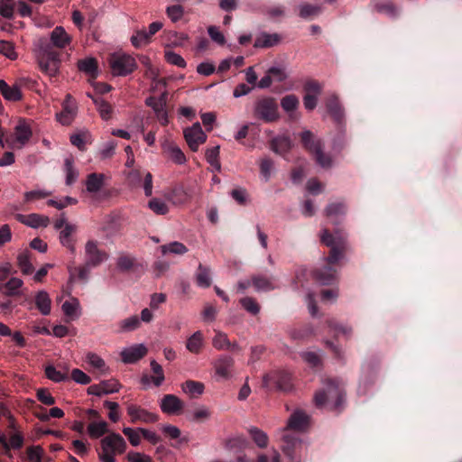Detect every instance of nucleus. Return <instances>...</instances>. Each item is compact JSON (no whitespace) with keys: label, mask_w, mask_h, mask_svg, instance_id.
Here are the masks:
<instances>
[{"label":"nucleus","mask_w":462,"mask_h":462,"mask_svg":"<svg viewBox=\"0 0 462 462\" xmlns=\"http://www.w3.org/2000/svg\"><path fill=\"white\" fill-rule=\"evenodd\" d=\"M320 240L322 244L329 247V253L325 258L326 265L315 269L312 272V276L321 285H332L337 282V264L347 251L346 236L339 230L330 233L328 228H324Z\"/></svg>","instance_id":"1"},{"label":"nucleus","mask_w":462,"mask_h":462,"mask_svg":"<svg viewBox=\"0 0 462 462\" xmlns=\"http://www.w3.org/2000/svg\"><path fill=\"white\" fill-rule=\"evenodd\" d=\"M345 397L344 384L341 380L328 378L324 386L316 393L314 402L316 407L329 406L330 410L340 411Z\"/></svg>","instance_id":"2"},{"label":"nucleus","mask_w":462,"mask_h":462,"mask_svg":"<svg viewBox=\"0 0 462 462\" xmlns=\"http://www.w3.org/2000/svg\"><path fill=\"white\" fill-rule=\"evenodd\" d=\"M253 116L266 124L277 122L281 117L277 100L273 97H259L254 104Z\"/></svg>","instance_id":"3"},{"label":"nucleus","mask_w":462,"mask_h":462,"mask_svg":"<svg viewBox=\"0 0 462 462\" xmlns=\"http://www.w3.org/2000/svg\"><path fill=\"white\" fill-rule=\"evenodd\" d=\"M38 63L43 73L49 77H56L61 64L60 52L55 51L50 43H42L38 54Z\"/></svg>","instance_id":"4"},{"label":"nucleus","mask_w":462,"mask_h":462,"mask_svg":"<svg viewBox=\"0 0 462 462\" xmlns=\"http://www.w3.org/2000/svg\"><path fill=\"white\" fill-rule=\"evenodd\" d=\"M100 444L101 452L98 453V457L101 462H116L115 456L123 454L126 449V442L124 438L115 432L103 438Z\"/></svg>","instance_id":"5"},{"label":"nucleus","mask_w":462,"mask_h":462,"mask_svg":"<svg viewBox=\"0 0 462 462\" xmlns=\"http://www.w3.org/2000/svg\"><path fill=\"white\" fill-rule=\"evenodd\" d=\"M111 73L115 77H126L135 71L138 64L130 54L115 52L107 60Z\"/></svg>","instance_id":"6"},{"label":"nucleus","mask_w":462,"mask_h":462,"mask_svg":"<svg viewBox=\"0 0 462 462\" xmlns=\"http://www.w3.org/2000/svg\"><path fill=\"white\" fill-rule=\"evenodd\" d=\"M262 387L267 392H288L291 389V376L285 371H271L263 376Z\"/></svg>","instance_id":"7"},{"label":"nucleus","mask_w":462,"mask_h":462,"mask_svg":"<svg viewBox=\"0 0 462 462\" xmlns=\"http://www.w3.org/2000/svg\"><path fill=\"white\" fill-rule=\"evenodd\" d=\"M282 449L291 462H300L306 451L302 441L295 433H285L282 437Z\"/></svg>","instance_id":"8"},{"label":"nucleus","mask_w":462,"mask_h":462,"mask_svg":"<svg viewBox=\"0 0 462 462\" xmlns=\"http://www.w3.org/2000/svg\"><path fill=\"white\" fill-rule=\"evenodd\" d=\"M62 109L56 114L57 120L63 125H69L77 115V103L70 94H67L61 104Z\"/></svg>","instance_id":"9"},{"label":"nucleus","mask_w":462,"mask_h":462,"mask_svg":"<svg viewBox=\"0 0 462 462\" xmlns=\"http://www.w3.org/2000/svg\"><path fill=\"white\" fill-rule=\"evenodd\" d=\"M86 263L90 267L100 265L108 257L107 254L97 247V243L93 240L87 242L85 245Z\"/></svg>","instance_id":"10"},{"label":"nucleus","mask_w":462,"mask_h":462,"mask_svg":"<svg viewBox=\"0 0 462 462\" xmlns=\"http://www.w3.org/2000/svg\"><path fill=\"white\" fill-rule=\"evenodd\" d=\"M127 414L132 423H154L159 420L158 414L152 413L136 404H129L127 406Z\"/></svg>","instance_id":"11"},{"label":"nucleus","mask_w":462,"mask_h":462,"mask_svg":"<svg viewBox=\"0 0 462 462\" xmlns=\"http://www.w3.org/2000/svg\"><path fill=\"white\" fill-rule=\"evenodd\" d=\"M185 140L191 151L197 152L199 144L206 142L207 135L203 132L199 123H195L191 127L184 130Z\"/></svg>","instance_id":"12"},{"label":"nucleus","mask_w":462,"mask_h":462,"mask_svg":"<svg viewBox=\"0 0 462 462\" xmlns=\"http://www.w3.org/2000/svg\"><path fill=\"white\" fill-rule=\"evenodd\" d=\"M326 108L332 120L338 125L345 122V111L338 97L336 94L330 95L326 99Z\"/></svg>","instance_id":"13"},{"label":"nucleus","mask_w":462,"mask_h":462,"mask_svg":"<svg viewBox=\"0 0 462 462\" xmlns=\"http://www.w3.org/2000/svg\"><path fill=\"white\" fill-rule=\"evenodd\" d=\"M160 408L163 413L177 415L182 411L184 403L174 394H165L160 402Z\"/></svg>","instance_id":"14"},{"label":"nucleus","mask_w":462,"mask_h":462,"mask_svg":"<svg viewBox=\"0 0 462 462\" xmlns=\"http://www.w3.org/2000/svg\"><path fill=\"white\" fill-rule=\"evenodd\" d=\"M120 383L116 379L104 380L98 384H92L88 388V393L96 396L116 393L119 391Z\"/></svg>","instance_id":"15"},{"label":"nucleus","mask_w":462,"mask_h":462,"mask_svg":"<svg viewBox=\"0 0 462 462\" xmlns=\"http://www.w3.org/2000/svg\"><path fill=\"white\" fill-rule=\"evenodd\" d=\"M235 360L233 357L226 355L220 356L214 362L216 374L223 379H229L232 376Z\"/></svg>","instance_id":"16"},{"label":"nucleus","mask_w":462,"mask_h":462,"mask_svg":"<svg viewBox=\"0 0 462 462\" xmlns=\"http://www.w3.org/2000/svg\"><path fill=\"white\" fill-rule=\"evenodd\" d=\"M90 267L85 263L81 266H74L73 263L68 265L69 281L68 284L72 285L77 281L86 282L88 280Z\"/></svg>","instance_id":"17"},{"label":"nucleus","mask_w":462,"mask_h":462,"mask_svg":"<svg viewBox=\"0 0 462 462\" xmlns=\"http://www.w3.org/2000/svg\"><path fill=\"white\" fill-rule=\"evenodd\" d=\"M15 218L22 224H24L32 228L40 226L46 227L50 224V218L46 216L32 213L30 215L17 214Z\"/></svg>","instance_id":"18"},{"label":"nucleus","mask_w":462,"mask_h":462,"mask_svg":"<svg viewBox=\"0 0 462 462\" xmlns=\"http://www.w3.org/2000/svg\"><path fill=\"white\" fill-rule=\"evenodd\" d=\"M146 353L147 348L143 345H134L121 352L122 361L125 364H134L143 358Z\"/></svg>","instance_id":"19"},{"label":"nucleus","mask_w":462,"mask_h":462,"mask_svg":"<svg viewBox=\"0 0 462 462\" xmlns=\"http://www.w3.org/2000/svg\"><path fill=\"white\" fill-rule=\"evenodd\" d=\"M310 423V417L301 411H295L288 420L287 429L296 431H305Z\"/></svg>","instance_id":"20"},{"label":"nucleus","mask_w":462,"mask_h":462,"mask_svg":"<svg viewBox=\"0 0 462 462\" xmlns=\"http://www.w3.org/2000/svg\"><path fill=\"white\" fill-rule=\"evenodd\" d=\"M51 42H49L52 48L57 47L63 49L71 42L70 36L66 32L65 29L61 26H57L51 32Z\"/></svg>","instance_id":"21"},{"label":"nucleus","mask_w":462,"mask_h":462,"mask_svg":"<svg viewBox=\"0 0 462 462\" xmlns=\"http://www.w3.org/2000/svg\"><path fill=\"white\" fill-rule=\"evenodd\" d=\"M105 180L106 175L104 173H89L85 181L86 190L91 194L99 192L105 185Z\"/></svg>","instance_id":"22"},{"label":"nucleus","mask_w":462,"mask_h":462,"mask_svg":"<svg viewBox=\"0 0 462 462\" xmlns=\"http://www.w3.org/2000/svg\"><path fill=\"white\" fill-rule=\"evenodd\" d=\"M346 213V205L343 201L329 203L325 208L326 217L335 225L338 224L337 218L345 216Z\"/></svg>","instance_id":"23"},{"label":"nucleus","mask_w":462,"mask_h":462,"mask_svg":"<svg viewBox=\"0 0 462 462\" xmlns=\"http://www.w3.org/2000/svg\"><path fill=\"white\" fill-rule=\"evenodd\" d=\"M300 141L303 147L312 155L323 148L322 142L319 139H316L314 134L309 130L303 131L300 134Z\"/></svg>","instance_id":"24"},{"label":"nucleus","mask_w":462,"mask_h":462,"mask_svg":"<svg viewBox=\"0 0 462 462\" xmlns=\"http://www.w3.org/2000/svg\"><path fill=\"white\" fill-rule=\"evenodd\" d=\"M143 176L144 177L143 182L144 194L145 196L150 197L152 193V175L149 171L143 173L140 171H133L129 174V179L132 182L139 183L141 182Z\"/></svg>","instance_id":"25"},{"label":"nucleus","mask_w":462,"mask_h":462,"mask_svg":"<svg viewBox=\"0 0 462 462\" xmlns=\"http://www.w3.org/2000/svg\"><path fill=\"white\" fill-rule=\"evenodd\" d=\"M193 196L191 189L183 184L175 186L171 190V200L174 204L181 205L189 202Z\"/></svg>","instance_id":"26"},{"label":"nucleus","mask_w":462,"mask_h":462,"mask_svg":"<svg viewBox=\"0 0 462 462\" xmlns=\"http://www.w3.org/2000/svg\"><path fill=\"white\" fill-rule=\"evenodd\" d=\"M14 134L16 142L20 144V147H23L31 139L32 131L27 122L21 120L14 128Z\"/></svg>","instance_id":"27"},{"label":"nucleus","mask_w":462,"mask_h":462,"mask_svg":"<svg viewBox=\"0 0 462 462\" xmlns=\"http://www.w3.org/2000/svg\"><path fill=\"white\" fill-rule=\"evenodd\" d=\"M273 277L264 274H254L252 276V285L257 291H270L275 289Z\"/></svg>","instance_id":"28"},{"label":"nucleus","mask_w":462,"mask_h":462,"mask_svg":"<svg viewBox=\"0 0 462 462\" xmlns=\"http://www.w3.org/2000/svg\"><path fill=\"white\" fill-rule=\"evenodd\" d=\"M272 150L278 154H284L291 148V141L288 135H278L270 142Z\"/></svg>","instance_id":"29"},{"label":"nucleus","mask_w":462,"mask_h":462,"mask_svg":"<svg viewBox=\"0 0 462 462\" xmlns=\"http://www.w3.org/2000/svg\"><path fill=\"white\" fill-rule=\"evenodd\" d=\"M76 226L71 224H66L63 230L60 234V240L63 246H66L71 254H75V240L72 237L73 232H75Z\"/></svg>","instance_id":"30"},{"label":"nucleus","mask_w":462,"mask_h":462,"mask_svg":"<svg viewBox=\"0 0 462 462\" xmlns=\"http://www.w3.org/2000/svg\"><path fill=\"white\" fill-rule=\"evenodd\" d=\"M0 93L3 97L8 101H20L23 98V94L15 85L9 86L5 80H0Z\"/></svg>","instance_id":"31"},{"label":"nucleus","mask_w":462,"mask_h":462,"mask_svg":"<svg viewBox=\"0 0 462 462\" xmlns=\"http://www.w3.org/2000/svg\"><path fill=\"white\" fill-rule=\"evenodd\" d=\"M78 68L80 71L88 75L91 79H97L98 72L97 61L95 58H87L79 60Z\"/></svg>","instance_id":"32"},{"label":"nucleus","mask_w":462,"mask_h":462,"mask_svg":"<svg viewBox=\"0 0 462 462\" xmlns=\"http://www.w3.org/2000/svg\"><path fill=\"white\" fill-rule=\"evenodd\" d=\"M35 305L39 311L47 316L51 313V300L45 291H40L35 296Z\"/></svg>","instance_id":"33"},{"label":"nucleus","mask_w":462,"mask_h":462,"mask_svg":"<svg viewBox=\"0 0 462 462\" xmlns=\"http://www.w3.org/2000/svg\"><path fill=\"white\" fill-rule=\"evenodd\" d=\"M23 282L16 277L11 278L5 283L0 285V289L3 290L6 296H16L19 295V289L23 286Z\"/></svg>","instance_id":"34"},{"label":"nucleus","mask_w":462,"mask_h":462,"mask_svg":"<svg viewBox=\"0 0 462 462\" xmlns=\"http://www.w3.org/2000/svg\"><path fill=\"white\" fill-rule=\"evenodd\" d=\"M280 42V36L276 33H262L258 36L254 43L255 48H270L276 45Z\"/></svg>","instance_id":"35"},{"label":"nucleus","mask_w":462,"mask_h":462,"mask_svg":"<svg viewBox=\"0 0 462 462\" xmlns=\"http://www.w3.org/2000/svg\"><path fill=\"white\" fill-rule=\"evenodd\" d=\"M108 425L105 420L92 421L88 426V432L92 439H98L108 432Z\"/></svg>","instance_id":"36"},{"label":"nucleus","mask_w":462,"mask_h":462,"mask_svg":"<svg viewBox=\"0 0 462 462\" xmlns=\"http://www.w3.org/2000/svg\"><path fill=\"white\" fill-rule=\"evenodd\" d=\"M196 282L199 287L208 288L211 285L210 269L199 263L196 273Z\"/></svg>","instance_id":"37"},{"label":"nucleus","mask_w":462,"mask_h":462,"mask_svg":"<svg viewBox=\"0 0 462 462\" xmlns=\"http://www.w3.org/2000/svg\"><path fill=\"white\" fill-rule=\"evenodd\" d=\"M375 377L376 373L374 369L370 367H364L363 374L360 379L359 392L365 394L366 393V388L374 383Z\"/></svg>","instance_id":"38"},{"label":"nucleus","mask_w":462,"mask_h":462,"mask_svg":"<svg viewBox=\"0 0 462 462\" xmlns=\"http://www.w3.org/2000/svg\"><path fill=\"white\" fill-rule=\"evenodd\" d=\"M203 346V334L201 331H196L192 334L187 340L186 347L187 349L193 353L199 354Z\"/></svg>","instance_id":"39"},{"label":"nucleus","mask_w":462,"mask_h":462,"mask_svg":"<svg viewBox=\"0 0 462 462\" xmlns=\"http://www.w3.org/2000/svg\"><path fill=\"white\" fill-rule=\"evenodd\" d=\"M31 253L29 251H23L17 256V263L22 273L25 275L32 274L34 271V267L31 261Z\"/></svg>","instance_id":"40"},{"label":"nucleus","mask_w":462,"mask_h":462,"mask_svg":"<svg viewBox=\"0 0 462 462\" xmlns=\"http://www.w3.org/2000/svg\"><path fill=\"white\" fill-rule=\"evenodd\" d=\"M63 170L66 173V184H73L79 175L78 171L74 168V159L72 156H69L64 160Z\"/></svg>","instance_id":"41"},{"label":"nucleus","mask_w":462,"mask_h":462,"mask_svg":"<svg viewBox=\"0 0 462 462\" xmlns=\"http://www.w3.org/2000/svg\"><path fill=\"white\" fill-rule=\"evenodd\" d=\"M79 302L76 298H73L71 301L66 300L61 306L64 314L72 320L79 317Z\"/></svg>","instance_id":"42"},{"label":"nucleus","mask_w":462,"mask_h":462,"mask_svg":"<svg viewBox=\"0 0 462 462\" xmlns=\"http://www.w3.org/2000/svg\"><path fill=\"white\" fill-rule=\"evenodd\" d=\"M136 260L128 254H120L116 261V266L121 272H129L134 268Z\"/></svg>","instance_id":"43"},{"label":"nucleus","mask_w":462,"mask_h":462,"mask_svg":"<svg viewBox=\"0 0 462 462\" xmlns=\"http://www.w3.org/2000/svg\"><path fill=\"white\" fill-rule=\"evenodd\" d=\"M321 13L319 5L303 4L299 6V15L303 19H311Z\"/></svg>","instance_id":"44"},{"label":"nucleus","mask_w":462,"mask_h":462,"mask_svg":"<svg viewBox=\"0 0 462 462\" xmlns=\"http://www.w3.org/2000/svg\"><path fill=\"white\" fill-rule=\"evenodd\" d=\"M161 251L163 254L170 253L173 254L182 255L188 252V248L184 244L175 241L166 245H162L161 246Z\"/></svg>","instance_id":"45"},{"label":"nucleus","mask_w":462,"mask_h":462,"mask_svg":"<svg viewBox=\"0 0 462 462\" xmlns=\"http://www.w3.org/2000/svg\"><path fill=\"white\" fill-rule=\"evenodd\" d=\"M248 431L251 438L259 448H263L268 445V436L263 430L256 427H252Z\"/></svg>","instance_id":"46"},{"label":"nucleus","mask_w":462,"mask_h":462,"mask_svg":"<svg viewBox=\"0 0 462 462\" xmlns=\"http://www.w3.org/2000/svg\"><path fill=\"white\" fill-rule=\"evenodd\" d=\"M45 375L48 379L55 383H60L69 380V375L67 373H62L57 370L56 367L51 365L45 367Z\"/></svg>","instance_id":"47"},{"label":"nucleus","mask_w":462,"mask_h":462,"mask_svg":"<svg viewBox=\"0 0 462 462\" xmlns=\"http://www.w3.org/2000/svg\"><path fill=\"white\" fill-rule=\"evenodd\" d=\"M212 345L216 349L227 350L231 347V342L229 341L226 333L217 331L213 337Z\"/></svg>","instance_id":"48"},{"label":"nucleus","mask_w":462,"mask_h":462,"mask_svg":"<svg viewBox=\"0 0 462 462\" xmlns=\"http://www.w3.org/2000/svg\"><path fill=\"white\" fill-rule=\"evenodd\" d=\"M299 105V98L293 94L287 95L283 97L281 100V106L282 109L287 113L293 112L294 110H296Z\"/></svg>","instance_id":"49"},{"label":"nucleus","mask_w":462,"mask_h":462,"mask_svg":"<svg viewBox=\"0 0 462 462\" xmlns=\"http://www.w3.org/2000/svg\"><path fill=\"white\" fill-rule=\"evenodd\" d=\"M151 39L146 30H138L135 34L131 37V42L135 48H140L150 43Z\"/></svg>","instance_id":"50"},{"label":"nucleus","mask_w":462,"mask_h":462,"mask_svg":"<svg viewBox=\"0 0 462 462\" xmlns=\"http://www.w3.org/2000/svg\"><path fill=\"white\" fill-rule=\"evenodd\" d=\"M94 103L97 106V110L102 119H110L113 111L111 105L102 98L94 99Z\"/></svg>","instance_id":"51"},{"label":"nucleus","mask_w":462,"mask_h":462,"mask_svg":"<svg viewBox=\"0 0 462 462\" xmlns=\"http://www.w3.org/2000/svg\"><path fill=\"white\" fill-rule=\"evenodd\" d=\"M182 389L190 395H200L203 393L204 384L199 382L189 380L182 385Z\"/></svg>","instance_id":"52"},{"label":"nucleus","mask_w":462,"mask_h":462,"mask_svg":"<svg viewBox=\"0 0 462 462\" xmlns=\"http://www.w3.org/2000/svg\"><path fill=\"white\" fill-rule=\"evenodd\" d=\"M242 307L252 315H256L260 311V305L255 299L252 297H245L240 300Z\"/></svg>","instance_id":"53"},{"label":"nucleus","mask_w":462,"mask_h":462,"mask_svg":"<svg viewBox=\"0 0 462 462\" xmlns=\"http://www.w3.org/2000/svg\"><path fill=\"white\" fill-rule=\"evenodd\" d=\"M164 58L169 64L177 66L179 68L184 69L187 66V62L185 61V60L174 51H165Z\"/></svg>","instance_id":"54"},{"label":"nucleus","mask_w":462,"mask_h":462,"mask_svg":"<svg viewBox=\"0 0 462 462\" xmlns=\"http://www.w3.org/2000/svg\"><path fill=\"white\" fill-rule=\"evenodd\" d=\"M24 444V437L23 434L20 431L14 432L10 435V439L8 441L9 451L11 449L18 450L23 447ZM11 457V454L8 455Z\"/></svg>","instance_id":"55"},{"label":"nucleus","mask_w":462,"mask_h":462,"mask_svg":"<svg viewBox=\"0 0 462 462\" xmlns=\"http://www.w3.org/2000/svg\"><path fill=\"white\" fill-rule=\"evenodd\" d=\"M151 369L155 374V376L151 377L152 383L155 386H160L165 379L162 365L155 360H152L151 362Z\"/></svg>","instance_id":"56"},{"label":"nucleus","mask_w":462,"mask_h":462,"mask_svg":"<svg viewBox=\"0 0 462 462\" xmlns=\"http://www.w3.org/2000/svg\"><path fill=\"white\" fill-rule=\"evenodd\" d=\"M148 206L151 210L158 215H165L169 211L167 204L159 199H152L149 201Z\"/></svg>","instance_id":"57"},{"label":"nucleus","mask_w":462,"mask_h":462,"mask_svg":"<svg viewBox=\"0 0 462 462\" xmlns=\"http://www.w3.org/2000/svg\"><path fill=\"white\" fill-rule=\"evenodd\" d=\"M140 319L137 316H132L120 322L122 331H133L140 327Z\"/></svg>","instance_id":"58"},{"label":"nucleus","mask_w":462,"mask_h":462,"mask_svg":"<svg viewBox=\"0 0 462 462\" xmlns=\"http://www.w3.org/2000/svg\"><path fill=\"white\" fill-rule=\"evenodd\" d=\"M14 0L0 1V14L6 18L12 19L14 16Z\"/></svg>","instance_id":"59"},{"label":"nucleus","mask_w":462,"mask_h":462,"mask_svg":"<svg viewBox=\"0 0 462 462\" xmlns=\"http://www.w3.org/2000/svg\"><path fill=\"white\" fill-rule=\"evenodd\" d=\"M0 53L13 60L17 59L14 43L7 41H0Z\"/></svg>","instance_id":"60"},{"label":"nucleus","mask_w":462,"mask_h":462,"mask_svg":"<svg viewBox=\"0 0 462 462\" xmlns=\"http://www.w3.org/2000/svg\"><path fill=\"white\" fill-rule=\"evenodd\" d=\"M313 157L316 162L324 169H328L332 166V159L328 154L324 153L323 148L314 153Z\"/></svg>","instance_id":"61"},{"label":"nucleus","mask_w":462,"mask_h":462,"mask_svg":"<svg viewBox=\"0 0 462 462\" xmlns=\"http://www.w3.org/2000/svg\"><path fill=\"white\" fill-rule=\"evenodd\" d=\"M123 433L127 437L131 445L136 447L140 444L142 434L139 428L134 430L132 428L125 427L123 429Z\"/></svg>","instance_id":"62"},{"label":"nucleus","mask_w":462,"mask_h":462,"mask_svg":"<svg viewBox=\"0 0 462 462\" xmlns=\"http://www.w3.org/2000/svg\"><path fill=\"white\" fill-rule=\"evenodd\" d=\"M166 14L173 23H176L183 16L184 9L180 5H174L167 7Z\"/></svg>","instance_id":"63"},{"label":"nucleus","mask_w":462,"mask_h":462,"mask_svg":"<svg viewBox=\"0 0 462 462\" xmlns=\"http://www.w3.org/2000/svg\"><path fill=\"white\" fill-rule=\"evenodd\" d=\"M26 453L30 462H41L43 449L41 446H32L27 448Z\"/></svg>","instance_id":"64"}]
</instances>
